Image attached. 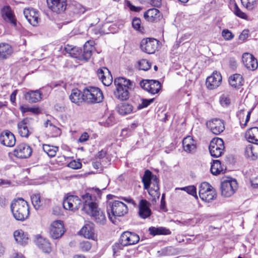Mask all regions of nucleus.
<instances>
[{
	"label": "nucleus",
	"mask_w": 258,
	"mask_h": 258,
	"mask_svg": "<svg viewBox=\"0 0 258 258\" xmlns=\"http://www.w3.org/2000/svg\"><path fill=\"white\" fill-rule=\"evenodd\" d=\"M41 95L39 90H30L25 94V98L30 103H36L40 101Z\"/></svg>",
	"instance_id": "obj_28"
},
{
	"label": "nucleus",
	"mask_w": 258,
	"mask_h": 258,
	"mask_svg": "<svg viewBox=\"0 0 258 258\" xmlns=\"http://www.w3.org/2000/svg\"><path fill=\"white\" fill-rule=\"evenodd\" d=\"M89 137L88 133L85 132L80 137L78 142L80 143L85 142L88 140Z\"/></svg>",
	"instance_id": "obj_58"
},
{
	"label": "nucleus",
	"mask_w": 258,
	"mask_h": 258,
	"mask_svg": "<svg viewBox=\"0 0 258 258\" xmlns=\"http://www.w3.org/2000/svg\"><path fill=\"white\" fill-rule=\"evenodd\" d=\"M32 203L35 209H38L42 206V201L39 194H33L31 196Z\"/></svg>",
	"instance_id": "obj_41"
},
{
	"label": "nucleus",
	"mask_w": 258,
	"mask_h": 258,
	"mask_svg": "<svg viewBox=\"0 0 258 258\" xmlns=\"http://www.w3.org/2000/svg\"><path fill=\"white\" fill-rule=\"evenodd\" d=\"M115 119L113 116H109L105 122V125L106 126H111L114 122Z\"/></svg>",
	"instance_id": "obj_56"
},
{
	"label": "nucleus",
	"mask_w": 258,
	"mask_h": 258,
	"mask_svg": "<svg viewBox=\"0 0 258 258\" xmlns=\"http://www.w3.org/2000/svg\"><path fill=\"white\" fill-rule=\"evenodd\" d=\"M94 48L93 45L90 44L89 41L86 42L84 45L82 58L85 60H88L91 57Z\"/></svg>",
	"instance_id": "obj_37"
},
{
	"label": "nucleus",
	"mask_w": 258,
	"mask_h": 258,
	"mask_svg": "<svg viewBox=\"0 0 258 258\" xmlns=\"http://www.w3.org/2000/svg\"><path fill=\"white\" fill-rule=\"evenodd\" d=\"M2 14L6 21L10 23L14 27L17 26V20L10 6H6L4 7L2 10Z\"/></svg>",
	"instance_id": "obj_25"
},
{
	"label": "nucleus",
	"mask_w": 258,
	"mask_h": 258,
	"mask_svg": "<svg viewBox=\"0 0 258 258\" xmlns=\"http://www.w3.org/2000/svg\"><path fill=\"white\" fill-rule=\"evenodd\" d=\"M34 119L30 117H26L19 122L17 124L19 135L25 138H28L33 133L32 126Z\"/></svg>",
	"instance_id": "obj_9"
},
{
	"label": "nucleus",
	"mask_w": 258,
	"mask_h": 258,
	"mask_svg": "<svg viewBox=\"0 0 258 258\" xmlns=\"http://www.w3.org/2000/svg\"><path fill=\"white\" fill-rule=\"evenodd\" d=\"M229 63L230 67L234 70L237 67V62L235 59L231 58L229 59Z\"/></svg>",
	"instance_id": "obj_59"
},
{
	"label": "nucleus",
	"mask_w": 258,
	"mask_h": 258,
	"mask_svg": "<svg viewBox=\"0 0 258 258\" xmlns=\"http://www.w3.org/2000/svg\"><path fill=\"white\" fill-rule=\"evenodd\" d=\"M97 76L104 86H109L112 82V77L110 71L106 68L99 69L97 71Z\"/></svg>",
	"instance_id": "obj_23"
},
{
	"label": "nucleus",
	"mask_w": 258,
	"mask_h": 258,
	"mask_svg": "<svg viewBox=\"0 0 258 258\" xmlns=\"http://www.w3.org/2000/svg\"><path fill=\"white\" fill-rule=\"evenodd\" d=\"M248 35V31L247 30H243L239 35V39L244 40L246 39Z\"/></svg>",
	"instance_id": "obj_60"
},
{
	"label": "nucleus",
	"mask_w": 258,
	"mask_h": 258,
	"mask_svg": "<svg viewBox=\"0 0 258 258\" xmlns=\"http://www.w3.org/2000/svg\"><path fill=\"white\" fill-rule=\"evenodd\" d=\"M14 237L16 241L21 245H25L28 243V235L22 230H16L14 232Z\"/></svg>",
	"instance_id": "obj_31"
},
{
	"label": "nucleus",
	"mask_w": 258,
	"mask_h": 258,
	"mask_svg": "<svg viewBox=\"0 0 258 258\" xmlns=\"http://www.w3.org/2000/svg\"><path fill=\"white\" fill-rule=\"evenodd\" d=\"M151 4L155 7H159L161 6V0H151Z\"/></svg>",
	"instance_id": "obj_61"
},
{
	"label": "nucleus",
	"mask_w": 258,
	"mask_h": 258,
	"mask_svg": "<svg viewBox=\"0 0 258 258\" xmlns=\"http://www.w3.org/2000/svg\"><path fill=\"white\" fill-rule=\"evenodd\" d=\"M222 80L221 74L215 71L207 78L206 84L209 89H215L221 85Z\"/></svg>",
	"instance_id": "obj_19"
},
{
	"label": "nucleus",
	"mask_w": 258,
	"mask_h": 258,
	"mask_svg": "<svg viewBox=\"0 0 258 258\" xmlns=\"http://www.w3.org/2000/svg\"><path fill=\"white\" fill-rule=\"evenodd\" d=\"M139 69L143 71L148 70L151 67V63L146 59H142L138 61Z\"/></svg>",
	"instance_id": "obj_43"
},
{
	"label": "nucleus",
	"mask_w": 258,
	"mask_h": 258,
	"mask_svg": "<svg viewBox=\"0 0 258 258\" xmlns=\"http://www.w3.org/2000/svg\"><path fill=\"white\" fill-rule=\"evenodd\" d=\"M223 171V168L219 160H216L213 161V163L211 167V171L213 175L219 174Z\"/></svg>",
	"instance_id": "obj_40"
},
{
	"label": "nucleus",
	"mask_w": 258,
	"mask_h": 258,
	"mask_svg": "<svg viewBox=\"0 0 258 258\" xmlns=\"http://www.w3.org/2000/svg\"><path fill=\"white\" fill-rule=\"evenodd\" d=\"M44 126L46 127H49L50 128H51L52 130H53L55 134H58L60 133V130L58 128L56 127L55 126L52 124L51 121L47 119L45 122H44Z\"/></svg>",
	"instance_id": "obj_53"
},
{
	"label": "nucleus",
	"mask_w": 258,
	"mask_h": 258,
	"mask_svg": "<svg viewBox=\"0 0 258 258\" xmlns=\"http://www.w3.org/2000/svg\"><path fill=\"white\" fill-rule=\"evenodd\" d=\"M220 102L221 104L224 107L228 106L230 103V99L229 97L223 95L221 96Z\"/></svg>",
	"instance_id": "obj_51"
},
{
	"label": "nucleus",
	"mask_w": 258,
	"mask_h": 258,
	"mask_svg": "<svg viewBox=\"0 0 258 258\" xmlns=\"http://www.w3.org/2000/svg\"><path fill=\"white\" fill-rule=\"evenodd\" d=\"M0 142L5 146L12 147L16 144V138L14 135L9 131H4L0 135Z\"/></svg>",
	"instance_id": "obj_21"
},
{
	"label": "nucleus",
	"mask_w": 258,
	"mask_h": 258,
	"mask_svg": "<svg viewBox=\"0 0 258 258\" xmlns=\"http://www.w3.org/2000/svg\"><path fill=\"white\" fill-rule=\"evenodd\" d=\"M242 81V77L240 74H234L229 78V84L234 88H238L241 86Z\"/></svg>",
	"instance_id": "obj_38"
},
{
	"label": "nucleus",
	"mask_w": 258,
	"mask_h": 258,
	"mask_svg": "<svg viewBox=\"0 0 258 258\" xmlns=\"http://www.w3.org/2000/svg\"><path fill=\"white\" fill-rule=\"evenodd\" d=\"M242 61L245 67L249 70L254 71L258 67L257 59L251 54L244 53L242 55Z\"/></svg>",
	"instance_id": "obj_22"
},
{
	"label": "nucleus",
	"mask_w": 258,
	"mask_h": 258,
	"mask_svg": "<svg viewBox=\"0 0 258 258\" xmlns=\"http://www.w3.org/2000/svg\"><path fill=\"white\" fill-rule=\"evenodd\" d=\"M23 13L31 25L36 26L38 24L40 18L38 11L33 8L25 9Z\"/></svg>",
	"instance_id": "obj_20"
},
{
	"label": "nucleus",
	"mask_w": 258,
	"mask_h": 258,
	"mask_svg": "<svg viewBox=\"0 0 258 258\" xmlns=\"http://www.w3.org/2000/svg\"><path fill=\"white\" fill-rule=\"evenodd\" d=\"M107 210L108 211L109 218L110 220L113 221L112 217L110 216V211L112 216L114 217H120L127 213L128 209L126 205L123 202L114 200L112 202H109Z\"/></svg>",
	"instance_id": "obj_6"
},
{
	"label": "nucleus",
	"mask_w": 258,
	"mask_h": 258,
	"mask_svg": "<svg viewBox=\"0 0 258 258\" xmlns=\"http://www.w3.org/2000/svg\"><path fill=\"white\" fill-rule=\"evenodd\" d=\"M13 52L12 46L8 43H0V59H7Z\"/></svg>",
	"instance_id": "obj_27"
},
{
	"label": "nucleus",
	"mask_w": 258,
	"mask_h": 258,
	"mask_svg": "<svg viewBox=\"0 0 258 258\" xmlns=\"http://www.w3.org/2000/svg\"><path fill=\"white\" fill-rule=\"evenodd\" d=\"M237 188L238 184L235 179L224 180L221 183V195L224 197H230L235 193Z\"/></svg>",
	"instance_id": "obj_8"
},
{
	"label": "nucleus",
	"mask_w": 258,
	"mask_h": 258,
	"mask_svg": "<svg viewBox=\"0 0 258 258\" xmlns=\"http://www.w3.org/2000/svg\"><path fill=\"white\" fill-rule=\"evenodd\" d=\"M32 153V148L25 143L18 145L14 151V155L19 158L29 157Z\"/></svg>",
	"instance_id": "obj_17"
},
{
	"label": "nucleus",
	"mask_w": 258,
	"mask_h": 258,
	"mask_svg": "<svg viewBox=\"0 0 258 258\" xmlns=\"http://www.w3.org/2000/svg\"><path fill=\"white\" fill-rule=\"evenodd\" d=\"M44 152L50 157H54L56 152L58 150V148L56 146H51L48 144H44L42 146Z\"/></svg>",
	"instance_id": "obj_39"
},
{
	"label": "nucleus",
	"mask_w": 258,
	"mask_h": 258,
	"mask_svg": "<svg viewBox=\"0 0 258 258\" xmlns=\"http://www.w3.org/2000/svg\"><path fill=\"white\" fill-rule=\"evenodd\" d=\"M68 167L74 169H78L81 168L82 163L78 160H73L71 161L68 165Z\"/></svg>",
	"instance_id": "obj_48"
},
{
	"label": "nucleus",
	"mask_w": 258,
	"mask_h": 258,
	"mask_svg": "<svg viewBox=\"0 0 258 258\" xmlns=\"http://www.w3.org/2000/svg\"><path fill=\"white\" fill-rule=\"evenodd\" d=\"M37 246L46 253H49L51 250L50 243L49 241L42 237H39L36 240Z\"/></svg>",
	"instance_id": "obj_30"
},
{
	"label": "nucleus",
	"mask_w": 258,
	"mask_h": 258,
	"mask_svg": "<svg viewBox=\"0 0 258 258\" xmlns=\"http://www.w3.org/2000/svg\"><path fill=\"white\" fill-rule=\"evenodd\" d=\"M6 205V200L4 196L0 197V205L4 207Z\"/></svg>",
	"instance_id": "obj_64"
},
{
	"label": "nucleus",
	"mask_w": 258,
	"mask_h": 258,
	"mask_svg": "<svg viewBox=\"0 0 258 258\" xmlns=\"http://www.w3.org/2000/svg\"><path fill=\"white\" fill-rule=\"evenodd\" d=\"M81 200L78 196L70 195L64 199L63 201V207L66 210H78L82 202V198Z\"/></svg>",
	"instance_id": "obj_13"
},
{
	"label": "nucleus",
	"mask_w": 258,
	"mask_h": 258,
	"mask_svg": "<svg viewBox=\"0 0 258 258\" xmlns=\"http://www.w3.org/2000/svg\"><path fill=\"white\" fill-rule=\"evenodd\" d=\"M141 21L139 18H134L132 21V26L133 28L139 31H141Z\"/></svg>",
	"instance_id": "obj_50"
},
{
	"label": "nucleus",
	"mask_w": 258,
	"mask_h": 258,
	"mask_svg": "<svg viewBox=\"0 0 258 258\" xmlns=\"http://www.w3.org/2000/svg\"><path fill=\"white\" fill-rule=\"evenodd\" d=\"M199 194L201 200L207 202L215 200L217 197L215 188L207 182L201 184Z\"/></svg>",
	"instance_id": "obj_7"
},
{
	"label": "nucleus",
	"mask_w": 258,
	"mask_h": 258,
	"mask_svg": "<svg viewBox=\"0 0 258 258\" xmlns=\"http://www.w3.org/2000/svg\"><path fill=\"white\" fill-rule=\"evenodd\" d=\"M64 232V226L62 221L56 220L50 225L49 233L51 237L54 239L60 238Z\"/></svg>",
	"instance_id": "obj_15"
},
{
	"label": "nucleus",
	"mask_w": 258,
	"mask_h": 258,
	"mask_svg": "<svg viewBox=\"0 0 258 258\" xmlns=\"http://www.w3.org/2000/svg\"><path fill=\"white\" fill-rule=\"evenodd\" d=\"M165 207V194H163L161 199L160 208L164 209Z\"/></svg>",
	"instance_id": "obj_63"
},
{
	"label": "nucleus",
	"mask_w": 258,
	"mask_h": 258,
	"mask_svg": "<svg viewBox=\"0 0 258 258\" xmlns=\"http://www.w3.org/2000/svg\"><path fill=\"white\" fill-rule=\"evenodd\" d=\"M144 188L148 190L149 194L153 200L158 199L160 194L159 192V179L157 175L153 174L151 171L146 170L142 178Z\"/></svg>",
	"instance_id": "obj_2"
},
{
	"label": "nucleus",
	"mask_w": 258,
	"mask_h": 258,
	"mask_svg": "<svg viewBox=\"0 0 258 258\" xmlns=\"http://www.w3.org/2000/svg\"><path fill=\"white\" fill-rule=\"evenodd\" d=\"M28 112H30L34 114H39L41 113L40 109L38 107H29Z\"/></svg>",
	"instance_id": "obj_57"
},
{
	"label": "nucleus",
	"mask_w": 258,
	"mask_h": 258,
	"mask_svg": "<svg viewBox=\"0 0 258 258\" xmlns=\"http://www.w3.org/2000/svg\"><path fill=\"white\" fill-rule=\"evenodd\" d=\"M144 18L148 21L153 22L157 21L160 16L159 11L155 8L149 9L144 14Z\"/></svg>",
	"instance_id": "obj_29"
},
{
	"label": "nucleus",
	"mask_w": 258,
	"mask_h": 258,
	"mask_svg": "<svg viewBox=\"0 0 258 258\" xmlns=\"http://www.w3.org/2000/svg\"><path fill=\"white\" fill-rule=\"evenodd\" d=\"M225 148L224 141L221 138H214L210 142L209 149L211 155L218 158L222 155Z\"/></svg>",
	"instance_id": "obj_10"
},
{
	"label": "nucleus",
	"mask_w": 258,
	"mask_h": 258,
	"mask_svg": "<svg viewBox=\"0 0 258 258\" xmlns=\"http://www.w3.org/2000/svg\"><path fill=\"white\" fill-rule=\"evenodd\" d=\"M84 101L88 103H97L101 102L103 99V95L100 89L97 87H89L83 91Z\"/></svg>",
	"instance_id": "obj_5"
},
{
	"label": "nucleus",
	"mask_w": 258,
	"mask_h": 258,
	"mask_svg": "<svg viewBox=\"0 0 258 258\" xmlns=\"http://www.w3.org/2000/svg\"><path fill=\"white\" fill-rule=\"evenodd\" d=\"M142 103H140L138 106V109H141L147 107L149 106L151 103H152L154 101V99H142L141 100Z\"/></svg>",
	"instance_id": "obj_47"
},
{
	"label": "nucleus",
	"mask_w": 258,
	"mask_h": 258,
	"mask_svg": "<svg viewBox=\"0 0 258 258\" xmlns=\"http://www.w3.org/2000/svg\"><path fill=\"white\" fill-rule=\"evenodd\" d=\"M150 234L153 236L157 235H169L171 231L169 229L163 227H151L149 228Z\"/></svg>",
	"instance_id": "obj_35"
},
{
	"label": "nucleus",
	"mask_w": 258,
	"mask_h": 258,
	"mask_svg": "<svg viewBox=\"0 0 258 258\" xmlns=\"http://www.w3.org/2000/svg\"><path fill=\"white\" fill-rule=\"evenodd\" d=\"M233 11L237 17L242 19L246 18L247 16L245 13L242 12L236 4H234Z\"/></svg>",
	"instance_id": "obj_46"
},
{
	"label": "nucleus",
	"mask_w": 258,
	"mask_h": 258,
	"mask_svg": "<svg viewBox=\"0 0 258 258\" xmlns=\"http://www.w3.org/2000/svg\"><path fill=\"white\" fill-rule=\"evenodd\" d=\"M141 87L152 94L158 93L161 89V85L157 80H145L140 82Z\"/></svg>",
	"instance_id": "obj_12"
},
{
	"label": "nucleus",
	"mask_w": 258,
	"mask_h": 258,
	"mask_svg": "<svg viewBox=\"0 0 258 258\" xmlns=\"http://www.w3.org/2000/svg\"><path fill=\"white\" fill-rule=\"evenodd\" d=\"M125 3H126V6L128 8H129L132 11L138 12H140L142 10V8L141 7L134 6L128 1H126Z\"/></svg>",
	"instance_id": "obj_54"
},
{
	"label": "nucleus",
	"mask_w": 258,
	"mask_h": 258,
	"mask_svg": "<svg viewBox=\"0 0 258 258\" xmlns=\"http://www.w3.org/2000/svg\"><path fill=\"white\" fill-rule=\"evenodd\" d=\"M82 198L83 201L82 210L91 216L96 223L104 224L106 221L105 215L98 208L95 197L87 192L82 195Z\"/></svg>",
	"instance_id": "obj_1"
},
{
	"label": "nucleus",
	"mask_w": 258,
	"mask_h": 258,
	"mask_svg": "<svg viewBox=\"0 0 258 258\" xmlns=\"http://www.w3.org/2000/svg\"><path fill=\"white\" fill-rule=\"evenodd\" d=\"M176 190L180 189L186 191L189 195H190L194 197L196 199H198V196L197 195V189L196 186L194 185H189L183 187H176Z\"/></svg>",
	"instance_id": "obj_42"
},
{
	"label": "nucleus",
	"mask_w": 258,
	"mask_h": 258,
	"mask_svg": "<svg viewBox=\"0 0 258 258\" xmlns=\"http://www.w3.org/2000/svg\"><path fill=\"white\" fill-rule=\"evenodd\" d=\"M140 240L139 236L135 233L130 231L124 232L120 236V243L123 246L134 245Z\"/></svg>",
	"instance_id": "obj_14"
},
{
	"label": "nucleus",
	"mask_w": 258,
	"mask_h": 258,
	"mask_svg": "<svg viewBox=\"0 0 258 258\" xmlns=\"http://www.w3.org/2000/svg\"><path fill=\"white\" fill-rule=\"evenodd\" d=\"M245 154L247 157L253 160L256 159L257 158V156L253 151V146L251 145H249L246 146L245 150Z\"/></svg>",
	"instance_id": "obj_44"
},
{
	"label": "nucleus",
	"mask_w": 258,
	"mask_h": 258,
	"mask_svg": "<svg viewBox=\"0 0 258 258\" xmlns=\"http://www.w3.org/2000/svg\"><path fill=\"white\" fill-rule=\"evenodd\" d=\"M17 92L18 90H15L12 92V93L10 95V100L13 103L15 102L16 96L17 94Z\"/></svg>",
	"instance_id": "obj_62"
},
{
	"label": "nucleus",
	"mask_w": 258,
	"mask_h": 258,
	"mask_svg": "<svg viewBox=\"0 0 258 258\" xmlns=\"http://www.w3.org/2000/svg\"><path fill=\"white\" fill-rule=\"evenodd\" d=\"M242 5L247 10H252L255 4V0H240Z\"/></svg>",
	"instance_id": "obj_45"
},
{
	"label": "nucleus",
	"mask_w": 258,
	"mask_h": 258,
	"mask_svg": "<svg viewBox=\"0 0 258 258\" xmlns=\"http://www.w3.org/2000/svg\"><path fill=\"white\" fill-rule=\"evenodd\" d=\"M245 137L249 142L258 144V127H253L248 130Z\"/></svg>",
	"instance_id": "obj_33"
},
{
	"label": "nucleus",
	"mask_w": 258,
	"mask_h": 258,
	"mask_svg": "<svg viewBox=\"0 0 258 258\" xmlns=\"http://www.w3.org/2000/svg\"><path fill=\"white\" fill-rule=\"evenodd\" d=\"M75 7L76 8L75 13L83 14L86 11L85 8L79 4H76Z\"/></svg>",
	"instance_id": "obj_55"
},
{
	"label": "nucleus",
	"mask_w": 258,
	"mask_h": 258,
	"mask_svg": "<svg viewBox=\"0 0 258 258\" xmlns=\"http://www.w3.org/2000/svg\"><path fill=\"white\" fill-rule=\"evenodd\" d=\"M81 235L88 239H93L94 237V229L92 224H86L80 231Z\"/></svg>",
	"instance_id": "obj_34"
},
{
	"label": "nucleus",
	"mask_w": 258,
	"mask_h": 258,
	"mask_svg": "<svg viewBox=\"0 0 258 258\" xmlns=\"http://www.w3.org/2000/svg\"><path fill=\"white\" fill-rule=\"evenodd\" d=\"M207 127L216 135L220 134L225 130L224 121L219 118H213L206 122Z\"/></svg>",
	"instance_id": "obj_16"
},
{
	"label": "nucleus",
	"mask_w": 258,
	"mask_h": 258,
	"mask_svg": "<svg viewBox=\"0 0 258 258\" xmlns=\"http://www.w3.org/2000/svg\"><path fill=\"white\" fill-rule=\"evenodd\" d=\"M133 109L134 107L132 104L124 102L118 105L117 111L120 114L125 115L132 112Z\"/></svg>",
	"instance_id": "obj_36"
},
{
	"label": "nucleus",
	"mask_w": 258,
	"mask_h": 258,
	"mask_svg": "<svg viewBox=\"0 0 258 258\" xmlns=\"http://www.w3.org/2000/svg\"><path fill=\"white\" fill-rule=\"evenodd\" d=\"M159 41L154 38H144L140 44L142 50L148 54H153L158 48Z\"/></svg>",
	"instance_id": "obj_11"
},
{
	"label": "nucleus",
	"mask_w": 258,
	"mask_h": 258,
	"mask_svg": "<svg viewBox=\"0 0 258 258\" xmlns=\"http://www.w3.org/2000/svg\"><path fill=\"white\" fill-rule=\"evenodd\" d=\"M11 210L14 218L19 221H24L29 216V207L28 203L22 198L13 201Z\"/></svg>",
	"instance_id": "obj_3"
},
{
	"label": "nucleus",
	"mask_w": 258,
	"mask_h": 258,
	"mask_svg": "<svg viewBox=\"0 0 258 258\" xmlns=\"http://www.w3.org/2000/svg\"><path fill=\"white\" fill-rule=\"evenodd\" d=\"M184 151L188 153H194L197 150V142L190 136H187L182 140Z\"/></svg>",
	"instance_id": "obj_24"
},
{
	"label": "nucleus",
	"mask_w": 258,
	"mask_h": 258,
	"mask_svg": "<svg viewBox=\"0 0 258 258\" xmlns=\"http://www.w3.org/2000/svg\"><path fill=\"white\" fill-rule=\"evenodd\" d=\"M116 90L114 95L116 98L120 100H126L129 98V90L131 89L133 84L130 80L123 77H118L114 80Z\"/></svg>",
	"instance_id": "obj_4"
},
{
	"label": "nucleus",
	"mask_w": 258,
	"mask_h": 258,
	"mask_svg": "<svg viewBox=\"0 0 258 258\" xmlns=\"http://www.w3.org/2000/svg\"><path fill=\"white\" fill-rule=\"evenodd\" d=\"M80 247L83 251H87L90 249L91 244L88 241H83L80 243Z\"/></svg>",
	"instance_id": "obj_52"
},
{
	"label": "nucleus",
	"mask_w": 258,
	"mask_h": 258,
	"mask_svg": "<svg viewBox=\"0 0 258 258\" xmlns=\"http://www.w3.org/2000/svg\"><path fill=\"white\" fill-rule=\"evenodd\" d=\"M70 100L78 105L84 101L83 93L82 94L81 91L78 89H74L72 90L71 94L69 96Z\"/></svg>",
	"instance_id": "obj_32"
},
{
	"label": "nucleus",
	"mask_w": 258,
	"mask_h": 258,
	"mask_svg": "<svg viewBox=\"0 0 258 258\" xmlns=\"http://www.w3.org/2000/svg\"><path fill=\"white\" fill-rule=\"evenodd\" d=\"M139 215L142 219H146L150 217L151 211L149 208L148 202L146 200H141L139 205Z\"/></svg>",
	"instance_id": "obj_26"
},
{
	"label": "nucleus",
	"mask_w": 258,
	"mask_h": 258,
	"mask_svg": "<svg viewBox=\"0 0 258 258\" xmlns=\"http://www.w3.org/2000/svg\"><path fill=\"white\" fill-rule=\"evenodd\" d=\"M47 4L48 8L57 14L63 12L67 6L66 0H47Z\"/></svg>",
	"instance_id": "obj_18"
},
{
	"label": "nucleus",
	"mask_w": 258,
	"mask_h": 258,
	"mask_svg": "<svg viewBox=\"0 0 258 258\" xmlns=\"http://www.w3.org/2000/svg\"><path fill=\"white\" fill-rule=\"evenodd\" d=\"M222 35L226 40H231L234 37V35L228 29L223 30L222 32Z\"/></svg>",
	"instance_id": "obj_49"
}]
</instances>
